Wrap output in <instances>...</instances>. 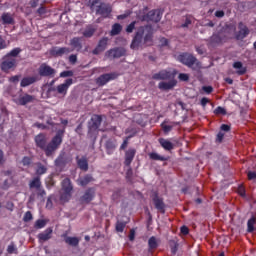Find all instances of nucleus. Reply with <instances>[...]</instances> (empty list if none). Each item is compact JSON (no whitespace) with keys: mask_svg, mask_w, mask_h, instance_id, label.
I'll return each instance as SVG.
<instances>
[{"mask_svg":"<svg viewBox=\"0 0 256 256\" xmlns=\"http://www.w3.org/2000/svg\"><path fill=\"white\" fill-rule=\"evenodd\" d=\"M63 133H65V131L59 130L56 136L48 145L45 136L43 134H38L35 137V143L37 147H40V149H44L46 155L49 156L51 155V153H53V151H55V149H57V147H59V145H61V143H63Z\"/></svg>","mask_w":256,"mask_h":256,"instance_id":"1","label":"nucleus"},{"mask_svg":"<svg viewBox=\"0 0 256 256\" xmlns=\"http://www.w3.org/2000/svg\"><path fill=\"white\" fill-rule=\"evenodd\" d=\"M142 41H144L145 45H151L153 43V27L146 25L138 28L131 43V49H139Z\"/></svg>","mask_w":256,"mask_h":256,"instance_id":"2","label":"nucleus"},{"mask_svg":"<svg viewBox=\"0 0 256 256\" xmlns=\"http://www.w3.org/2000/svg\"><path fill=\"white\" fill-rule=\"evenodd\" d=\"M90 8L91 11H96V15H101L102 17H108L111 15V6L99 0L92 1Z\"/></svg>","mask_w":256,"mask_h":256,"instance_id":"3","label":"nucleus"},{"mask_svg":"<svg viewBox=\"0 0 256 256\" xmlns=\"http://www.w3.org/2000/svg\"><path fill=\"white\" fill-rule=\"evenodd\" d=\"M73 193V184H71V180L69 178H65L62 181V189L60 192V201L62 203H67L71 200Z\"/></svg>","mask_w":256,"mask_h":256,"instance_id":"4","label":"nucleus"},{"mask_svg":"<svg viewBox=\"0 0 256 256\" xmlns=\"http://www.w3.org/2000/svg\"><path fill=\"white\" fill-rule=\"evenodd\" d=\"M118 74L115 72L102 74L96 79V83L99 85V87H103V85H107L109 81H113L117 79Z\"/></svg>","mask_w":256,"mask_h":256,"instance_id":"5","label":"nucleus"},{"mask_svg":"<svg viewBox=\"0 0 256 256\" xmlns=\"http://www.w3.org/2000/svg\"><path fill=\"white\" fill-rule=\"evenodd\" d=\"M72 85L73 80L71 78L66 79L64 83L59 84L56 87L57 94L65 97V95H67V91H69V87H71Z\"/></svg>","mask_w":256,"mask_h":256,"instance_id":"6","label":"nucleus"},{"mask_svg":"<svg viewBox=\"0 0 256 256\" xmlns=\"http://www.w3.org/2000/svg\"><path fill=\"white\" fill-rule=\"evenodd\" d=\"M152 77L157 81H167V79H175V74L170 70H162L154 74Z\"/></svg>","mask_w":256,"mask_h":256,"instance_id":"7","label":"nucleus"},{"mask_svg":"<svg viewBox=\"0 0 256 256\" xmlns=\"http://www.w3.org/2000/svg\"><path fill=\"white\" fill-rule=\"evenodd\" d=\"M38 73L41 77H54L57 71L47 64H42L39 67Z\"/></svg>","mask_w":256,"mask_h":256,"instance_id":"8","label":"nucleus"},{"mask_svg":"<svg viewBox=\"0 0 256 256\" xmlns=\"http://www.w3.org/2000/svg\"><path fill=\"white\" fill-rule=\"evenodd\" d=\"M161 15V10H151L142 18V21H153L154 23H159V21H161Z\"/></svg>","mask_w":256,"mask_h":256,"instance_id":"9","label":"nucleus"},{"mask_svg":"<svg viewBox=\"0 0 256 256\" xmlns=\"http://www.w3.org/2000/svg\"><path fill=\"white\" fill-rule=\"evenodd\" d=\"M178 61L187 67H193L197 59L191 54H181L178 56Z\"/></svg>","mask_w":256,"mask_h":256,"instance_id":"10","label":"nucleus"},{"mask_svg":"<svg viewBox=\"0 0 256 256\" xmlns=\"http://www.w3.org/2000/svg\"><path fill=\"white\" fill-rule=\"evenodd\" d=\"M17 63V61H15L14 58H8L2 61L0 67L2 69V71H4V73H9V71H11V69H15V64Z\"/></svg>","mask_w":256,"mask_h":256,"instance_id":"11","label":"nucleus"},{"mask_svg":"<svg viewBox=\"0 0 256 256\" xmlns=\"http://www.w3.org/2000/svg\"><path fill=\"white\" fill-rule=\"evenodd\" d=\"M109 42V38L104 37L99 42L97 47L93 50V55H99V53H103L105 49H107V43Z\"/></svg>","mask_w":256,"mask_h":256,"instance_id":"12","label":"nucleus"},{"mask_svg":"<svg viewBox=\"0 0 256 256\" xmlns=\"http://www.w3.org/2000/svg\"><path fill=\"white\" fill-rule=\"evenodd\" d=\"M152 201L160 213H165V202H163V198L159 197L157 194H154Z\"/></svg>","mask_w":256,"mask_h":256,"instance_id":"13","label":"nucleus"},{"mask_svg":"<svg viewBox=\"0 0 256 256\" xmlns=\"http://www.w3.org/2000/svg\"><path fill=\"white\" fill-rule=\"evenodd\" d=\"M123 55H125L123 48H114L106 52V56L113 59H119V57H123Z\"/></svg>","mask_w":256,"mask_h":256,"instance_id":"14","label":"nucleus"},{"mask_svg":"<svg viewBox=\"0 0 256 256\" xmlns=\"http://www.w3.org/2000/svg\"><path fill=\"white\" fill-rule=\"evenodd\" d=\"M175 85H177V81L175 80V78H171L170 81H168V82H160L158 84V88L161 91H169V90L173 89V87H175Z\"/></svg>","mask_w":256,"mask_h":256,"instance_id":"15","label":"nucleus"},{"mask_svg":"<svg viewBox=\"0 0 256 256\" xmlns=\"http://www.w3.org/2000/svg\"><path fill=\"white\" fill-rule=\"evenodd\" d=\"M101 121V116L93 115L89 123L90 131H97V129H99V127L101 126Z\"/></svg>","mask_w":256,"mask_h":256,"instance_id":"16","label":"nucleus"},{"mask_svg":"<svg viewBox=\"0 0 256 256\" xmlns=\"http://www.w3.org/2000/svg\"><path fill=\"white\" fill-rule=\"evenodd\" d=\"M137 153V150L134 148H130L125 153V161L124 164L126 167H129L131 163H133V159H135V154Z\"/></svg>","mask_w":256,"mask_h":256,"instance_id":"17","label":"nucleus"},{"mask_svg":"<svg viewBox=\"0 0 256 256\" xmlns=\"http://www.w3.org/2000/svg\"><path fill=\"white\" fill-rule=\"evenodd\" d=\"M94 197H95V189L89 188L88 190H86V192L84 193V195L81 197L80 200L82 201V203H91Z\"/></svg>","mask_w":256,"mask_h":256,"instance_id":"18","label":"nucleus"},{"mask_svg":"<svg viewBox=\"0 0 256 256\" xmlns=\"http://www.w3.org/2000/svg\"><path fill=\"white\" fill-rule=\"evenodd\" d=\"M35 101V97L31 96L29 94H24L23 96H20L18 100H16V103L18 105H27V103H33Z\"/></svg>","mask_w":256,"mask_h":256,"instance_id":"19","label":"nucleus"},{"mask_svg":"<svg viewBox=\"0 0 256 256\" xmlns=\"http://www.w3.org/2000/svg\"><path fill=\"white\" fill-rule=\"evenodd\" d=\"M62 237L64 238L65 244L70 245V247H77V245H79V241H81L77 237L67 236L66 234L62 235Z\"/></svg>","mask_w":256,"mask_h":256,"instance_id":"20","label":"nucleus"},{"mask_svg":"<svg viewBox=\"0 0 256 256\" xmlns=\"http://www.w3.org/2000/svg\"><path fill=\"white\" fill-rule=\"evenodd\" d=\"M239 33H238V39H245L249 35V28L243 24V22L239 23Z\"/></svg>","mask_w":256,"mask_h":256,"instance_id":"21","label":"nucleus"},{"mask_svg":"<svg viewBox=\"0 0 256 256\" xmlns=\"http://www.w3.org/2000/svg\"><path fill=\"white\" fill-rule=\"evenodd\" d=\"M37 81V77L35 76H27L21 80L20 87H29V85H33Z\"/></svg>","mask_w":256,"mask_h":256,"instance_id":"22","label":"nucleus"},{"mask_svg":"<svg viewBox=\"0 0 256 256\" xmlns=\"http://www.w3.org/2000/svg\"><path fill=\"white\" fill-rule=\"evenodd\" d=\"M51 235H53V228H47L45 232L38 235V239L40 241H49V239H51Z\"/></svg>","mask_w":256,"mask_h":256,"instance_id":"23","label":"nucleus"},{"mask_svg":"<svg viewBox=\"0 0 256 256\" xmlns=\"http://www.w3.org/2000/svg\"><path fill=\"white\" fill-rule=\"evenodd\" d=\"M233 67L236 69L237 75H245L247 73V68L243 66L242 62H234Z\"/></svg>","mask_w":256,"mask_h":256,"instance_id":"24","label":"nucleus"},{"mask_svg":"<svg viewBox=\"0 0 256 256\" xmlns=\"http://www.w3.org/2000/svg\"><path fill=\"white\" fill-rule=\"evenodd\" d=\"M77 165L78 167L82 170V171H87V169H89V163L87 162V158L82 157L79 158L77 157Z\"/></svg>","mask_w":256,"mask_h":256,"instance_id":"25","label":"nucleus"},{"mask_svg":"<svg viewBox=\"0 0 256 256\" xmlns=\"http://www.w3.org/2000/svg\"><path fill=\"white\" fill-rule=\"evenodd\" d=\"M53 55H57L58 57H61V55H67L71 53V50L67 47H62V48H54L52 50Z\"/></svg>","mask_w":256,"mask_h":256,"instance_id":"26","label":"nucleus"},{"mask_svg":"<svg viewBox=\"0 0 256 256\" xmlns=\"http://www.w3.org/2000/svg\"><path fill=\"white\" fill-rule=\"evenodd\" d=\"M159 143H160L161 147H163V149H165V151H171L173 149V144L171 143V141H169L165 138H160Z\"/></svg>","mask_w":256,"mask_h":256,"instance_id":"27","label":"nucleus"},{"mask_svg":"<svg viewBox=\"0 0 256 256\" xmlns=\"http://www.w3.org/2000/svg\"><path fill=\"white\" fill-rule=\"evenodd\" d=\"M4 25H13V15L11 13H3L1 16Z\"/></svg>","mask_w":256,"mask_h":256,"instance_id":"28","label":"nucleus"},{"mask_svg":"<svg viewBox=\"0 0 256 256\" xmlns=\"http://www.w3.org/2000/svg\"><path fill=\"white\" fill-rule=\"evenodd\" d=\"M91 181H93V177H91V175H86L83 178H79L77 180L78 185H80L81 187H85V186L89 185V183H91Z\"/></svg>","mask_w":256,"mask_h":256,"instance_id":"29","label":"nucleus"},{"mask_svg":"<svg viewBox=\"0 0 256 256\" xmlns=\"http://www.w3.org/2000/svg\"><path fill=\"white\" fill-rule=\"evenodd\" d=\"M219 43H223V38H221V34H214L210 38V45L215 47V45H219Z\"/></svg>","mask_w":256,"mask_h":256,"instance_id":"30","label":"nucleus"},{"mask_svg":"<svg viewBox=\"0 0 256 256\" xmlns=\"http://www.w3.org/2000/svg\"><path fill=\"white\" fill-rule=\"evenodd\" d=\"M30 189H41V179L39 177L34 178L29 183Z\"/></svg>","mask_w":256,"mask_h":256,"instance_id":"31","label":"nucleus"},{"mask_svg":"<svg viewBox=\"0 0 256 256\" xmlns=\"http://www.w3.org/2000/svg\"><path fill=\"white\" fill-rule=\"evenodd\" d=\"M45 173H47V166L40 162L36 163V175H45Z\"/></svg>","mask_w":256,"mask_h":256,"instance_id":"32","label":"nucleus"},{"mask_svg":"<svg viewBox=\"0 0 256 256\" xmlns=\"http://www.w3.org/2000/svg\"><path fill=\"white\" fill-rule=\"evenodd\" d=\"M123 27L121 26V24L116 23L112 26V30L110 32V35L114 36V35H119L122 31Z\"/></svg>","mask_w":256,"mask_h":256,"instance_id":"33","label":"nucleus"},{"mask_svg":"<svg viewBox=\"0 0 256 256\" xmlns=\"http://www.w3.org/2000/svg\"><path fill=\"white\" fill-rule=\"evenodd\" d=\"M255 223H256L255 217H252L248 220L247 222L248 233H253V231H255Z\"/></svg>","mask_w":256,"mask_h":256,"instance_id":"34","label":"nucleus"},{"mask_svg":"<svg viewBox=\"0 0 256 256\" xmlns=\"http://www.w3.org/2000/svg\"><path fill=\"white\" fill-rule=\"evenodd\" d=\"M65 154H61L56 160H55V165L56 167H63L65 165Z\"/></svg>","mask_w":256,"mask_h":256,"instance_id":"35","label":"nucleus"},{"mask_svg":"<svg viewBox=\"0 0 256 256\" xmlns=\"http://www.w3.org/2000/svg\"><path fill=\"white\" fill-rule=\"evenodd\" d=\"M148 246L149 249H157V238H155L154 236L150 237V239L148 240Z\"/></svg>","mask_w":256,"mask_h":256,"instance_id":"36","label":"nucleus"},{"mask_svg":"<svg viewBox=\"0 0 256 256\" xmlns=\"http://www.w3.org/2000/svg\"><path fill=\"white\" fill-rule=\"evenodd\" d=\"M94 33H95V28H93V26H88L83 32V35L84 37H93Z\"/></svg>","mask_w":256,"mask_h":256,"instance_id":"37","label":"nucleus"},{"mask_svg":"<svg viewBox=\"0 0 256 256\" xmlns=\"http://www.w3.org/2000/svg\"><path fill=\"white\" fill-rule=\"evenodd\" d=\"M70 45H72L74 49H81V39L73 38L70 42Z\"/></svg>","mask_w":256,"mask_h":256,"instance_id":"38","label":"nucleus"},{"mask_svg":"<svg viewBox=\"0 0 256 256\" xmlns=\"http://www.w3.org/2000/svg\"><path fill=\"white\" fill-rule=\"evenodd\" d=\"M45 225H47V221L43 220V219H39L35 222V229H43V227H45Z\"/></svg>","mask_w":256,"mask_h":256,"instance_id":"39","label":"nucleus"},{"mask_svg":"<svg viewBox=\"0 0 256 256\" xmlns=\"http://www.w3.org/2000/svg\"><path fill=\"white\" fill-rule=\"evenodd\" d=\"M150 159H153L154 161H164L165 158H163V156H160L159 154L153 152V153H150L149 155Z\"/></svg>","mask_w":256,"mask_h":256,"instance_id":"40","label":"nucleus"},{"mask_svg":"<svg viewBox=\"0 0 256 256\" xmlns=\"http://www.w3.org/2000/svg\"><path fill=\"white\" fill-rule=\"evenodd\" d=\"M33 220V214H31V211H27L25 214H24V217H23V221L25 223H29V221H32Z\"/></svg>","mask_w":256,"mask_h":256,"instance_id":"41","label":"nucleus"},{"mask_svg":"<svg viewBox=\"0 0 256 256\" xmlns=\"http://www.w3.org/2000/svg\"><path fill=\"white\" fill-rule=\"evenodd\" d=\"M215 115H227V111L225 110V108L218 106L215 110H214Z\"/></svg>","mask_w":256,"mask_h":256,"instance_id":"42","label":"nucleus"},{"mask_svg":"<svg viewBox=\"0 0 256 256\" xmlns=\"http://www.w3.org/2000/svg\"><path fill=\"white\" fill-rule=\"evenodd\" d=\"M162 129H163L164 133H170V131H172V129H173V125L166 124L165 122H163Z\"/></svg>","mask_w":256,"mask_h":256,"instance_id":"43","label":"nucleus"},{"mask_svg":"<svg viewBox=\"0 0 256 256\" xmlns=\"http://www.w3.org/2000/svg\"><path fill=\"white\" fill-rule=\"evenodd\" d=\"M7 253L10 255H12V253H17V247L13 242L7 247Z\"/></svg>","mask_w":256,"mask_h":256,"instance_id":"44","label":"nucleus"},{"mask_svg":"<svg viewBox=\"0 0 256 256\" xmlns=\"http://www.w3.org/2000/svg\"><path fill=\"white\" fill-rule=\"evenodd\" d=\"M31 163H32V160H31L30 157L25 156V157L22 159V165H23L24 167H29V165H31Z\"/></svg>","mask_w":256,"mask_h":256,"instance_id":"45","label":"nucleus"},{"mask_svg":"<svg viewBox=\"0 0 256 256\" xmlns=\"http://www.w3.org/2000/svg\"><path fill=\"white\" fill-rule=\"evenodd\" d=\"M131 137H133V135H130L125 138V140L123 141V143L120 146V149H122V150L127 149V145H129V139H131Z\"/></svg>","mask_w":256,"mask_h":256,"instance_id":"46","label":"nucleus"},{"mask_svg":"<svg viewBox=\"0 0 256 256\" xmlns=\"http://www.w3.org/2000/svg\"><path fill=\"white\" fill-rule=\"evenodd\" d=\"M124 229H125V223L118 222L116 224V231H118L119 233H123Z\"/></svg>","mask_w":256,"mask_h":256,"instance_id":"47","label":"nucleus"},{"mask_svg":"<svg viewBox=\"0 0 256 256\" xmlns=\"http://www.w3.org/2000/svg\"><path fill=\"white\" fill-rule=\"evenodd\" d=\"M137 22L133 21L131 24H129L126 28V33H133V31L135 30V24Z\"/></svg>","mask_w":256,"mask_h":256,"instance_id":"48","label":"nucleus"},{"mask_svg":"<svg viewBox=\"0 0 256 256\" xmlns=\"http://www.w3.org/2000/svg\"><path fill=\"white\" fill-rule=\"evenodd\" d=\"M19 53H21V49L20 48H14L12 51H10V53L8 55L10 57H17V55H19Z\"/></svg>","mask_w":256,"mask_h":256,"instance_id":"49","label":"nucleus"},{"mask_svg":"<svg viewBox=\"0 0 256 256\" xmlns=\"http://www.w3.org/2000/svg\"><path fill=\"white\" fill-rule=\"evenodd\" d=\"M60 77H73V71L71 70L63 71L60 73Z\"/></svg>","mask_w":256,"mask_h":256,"instance_id":"50","label":"nucleus"},{"mask_svg":"<svg viewBox=\"0 0 256 256\" xmlns=\"http://www.w3.org/2000/svg\"><path fill=\"white\" fill-rule=\"evenodd\" d=\"M202 91H204V93H206L207 95H210V93H213V87H211V86H203L202 87Z\"/></svg>","mask_w":256,"mask_h":256,"instance_id":"51","label":"nucleus"},{"mask_svg":"<svg viewBox=\"0 0 256 256\" xmlns=\"http://www.w3.org/2000/svg\"><path fill=\"white\" fill-rule=\"evenodd\" d=\"M178 78L180 81H189V74L180 73Z\"/></svg>","mask_w":256,"mask_h":256,"instance_id":"52","label":"nucleus"},{"mask_svg":"<svg viewBox=\"0 0 256 256\" xmlns=\"http://www.w3.org/2000/svg\"><path fill=\"white\" fill-rule=\"evenodd\" d=\"M179 248V245L175 242L171 243V253H173V255H175V253H177V249Z\"/></svg>","mask_w":256,"mask_h":256,"instance_id":"53","label":"nucleus"},{"mask_svg":"<svg viewBox=\"0 0 256 256\" xmlns=\"http://www.w3.org/2000/svg\"><path fill=\"white\" fill-rule=\"evenodd\" d=\"M19 79H21V76L20 75H15V76H12L9 81L11 83H19Z\"/></svg>","mask_w":256,"mask_h":256,"instance_id":"54","label":"nucleus"},{"mask_svg":"<svg viewBox=\"0 0 256 256\" xmlns=\"http://www.w3.org/2000/svg\"><path fill=\"white\" fill-rule=\"evenodd\" d=\"M215 17H218V19H221V18L225 17V12L223 10H217L215 12Z\"/></svg>","mask_w":256,"mask_h":256,"instance_id":"55","label":"nucleus"},{"mask_svg":"<svg viewBox=\"0 0 256 256\" xmlns=\"http://www.w3.org/2000/svg\"><path fill=\"white\" fill-rule=\"evenodd\" d=\"M207 103H209V99L207 97H203L201 100H200V104L202 107H207Z\"/></svg>","mask_w":256,"mask_h":256,"instance_id":"56","label":"nucleus"},{"mask_svg":"<svg viewBox=\"0 0 256 256\" xmlns=\"http://www.w3.org/2000/svg\"><path fill=\"white\" fill-rule=\"evenodd\" d=\"M189 25H191V17H186L185 22L181 25V27L185 28V27H189Z\"/></svg>","mask_w":256,"mask_h":256,"instance_id":"57","label":"nucleus"},{"mask_svg":"<svg viewBox=\"0 0 256 256\" xmlns=\"http://www.w3.org/2000/svg\"><path fill=\"white\" fill-rule=\"evenodd\" d=\"M223 137H225V134L223 132H219L217 134V139L216 141H218V143H221L223 141Z\"/></svg>","mask_w":256,"mask_h":256,"instance_id":"58","label":"nucleus"},{"mask_svg":"<svg viewBox=\"0 0 256 256\" xmlns=\"http://www.w3.org/2000/svg\"><path fill=\"white\" fill-rule=\"evenodd\" d=\"M7 47V43L5 40L0 36V49H5Z\"/></svg>","mask_w":256,"mask_h":256,"instance_id":"59","label":"nucleus"},{"mask_svg":"<svg viewBox=\"0 0 256 256\" xmlns=\"http://www.w3.org/2000/svg\"><path fill=\"white\" fill-rule=\"evenodd\" d=\"M69 61L73 64L77 63V55H70Z\"/></svg>","mask_w":256,"mask_h":256,"instance_id":"60","label":"nucleus"},{"mask_svg":"<svg viewBox=\"0 0 256 256\" xmlns=\"http://www.w3.org/2000/svg\"><path fill=\"white\" fill-rule=\"evenodd\" d=\"M181 233H183V235H187L189 233V228H187V226H182Z\"/></svg>","mask_w":256,"mask_h":256,"instance_id":"61","label":"nucleus"},{"mask_svg":"<svg viewBox=\"0 0 256 256\" xmlns=\"http://www.w3.org/2000/svg\"><path fill=\"white\" fill-rule=\"evenodd\" d=\"M231 127L227 124H222L221 125V131H229Z\"/></svg>","mask_w":256,"mask_h":256,"instance_id":"62","label":"nucleus"},{"mask_svg":"<svg viewBox=\"0 0 256 256\" xmlns=\"http://www.w3.org/2000/svg\"><path fill=\"white\" fill-rule=\"evenodd\" d=\"M238 193H239V195H241L242 197H245V188H243L242 186H240L239 189H238Z\"/></svg>","mask_w":256,"mask_h":256,"instance_id":"63","label":"nucleus"},{"mask_svg":"<svg viewBox=\"0 0 256 256\" xmlns=\"http://www.w3.org/2000/svg\"><path fill=\"white\" fill-rule=\"evenodd\" d=\"M256 178V173L255 172H249L248 173V179H255Z\"/></svg>","mask_w":256,"mask_h":256,"instance_id":"64","label":"nucleus"}]
</instances>
